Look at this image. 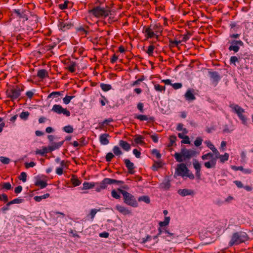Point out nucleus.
<instances>
[{
	"instance_id": "obj_42",
	"label": "nucleus",
	"mask_w": 253,
	"mask_h": 253,
	"mask_svg": "<svg viewBox=\"0 0 253 253\" xmlns=\"http://www.w3.org/2000/svg\"><path fill=\"white\" fill-rule=\"evenodd\" d=\"M154 88L156 91L160 92L164 91L166 90V87L165 86H162L159 84H155Z\"/></svg>"
},
{
	"instance_id": "obj_7",
	"label": "nucleus",
	"mask_w": 253,
	"mask_h": 253,
	"mask_svg": "<svg viewBox=\"0 0 253 253\" xmlns=\"http://www.w3.org/2000/svg\"><path fill=\"white\" fill-rule=\"evenodd\" d=\"M189 170L186 167L185 164L182 163L178 165L176 168V172L178 175L183 176H188L191 178H193L194 176L192 174L191 176L188 174Z\"/></svg>"
},
{
	"instance_id": "obj_10",
	"label": "nucleus",
	"mask_w": 253,
	"mask_h": 253,
	"mask_svg": "<svg viewBox=\"0 0 253 253\" xmlns=\"http://www.w3.org/2000/svg\"><path fill=\"white\" fill-rule=\"evenodd\" d=\"M142 32L144 34L145 36L147 39L156 37V35L152 31L150 26L149 27L144 26L142 29Z\"/></svg>"
},
{
	"instance_id": "obj_6",
	"label": "nucleus",
	"mask_w": 253,
	"mask_h": 253,
	"mask_svg": "<svg viewBox=\"0 0 253 253\" xmlns=\"http://www.w3.org/2000/svg\"><path fill=\"white\" fill-rule=\"evenodd\" d=\"M22 90L18 86L12 87L6 91V94L8 97L14 100L17 99L21 95Z\"/></svg>"
},
{
	"instance_id": "obj_40",
	"label": "nucleus",
	"mask_w": 253,
	"mask_h": 253,
	"mask_svg": "<svg viewBox=\"0 0 253 253\" xmlns=\"http://www.w3.org/2000/svg\"><path fill=\"white\" fill-rule=\"evenodd\" d=\"M62 95V92H60V91H53V92H52L51 93H50L48 95V98H51V97H57L60 95Z\"/></svg>"
},
{
	"instance_id": "obj_21",
	"label": "nucleus",
	"mask_w": 253,
	"mask_h": 253,
	"mask_svg": "<svg viewBox=\"0 0 253 253\" xmlns=\"http://www.w3.org/2000/svg\"><path fill=\"white\" fill-rule=\"evenodd\" d=\"M35 185L39 186L41 189H43L46 187L47 184L46 181L42 180L40 178H36L35 182Z\"/></svg>"
},
{
	"instance_id": "obj_5",
	"label": "nucleus",
	"mask_w": 253,
	"mask_h": 253,
	"mask_svg": "<svg viewBox=\"0 0 253 253\" xmlns=\"http://www.w3.org/2000/svg\"><path fill=\"white\" fill-rule=\"evenodd\" d=\"M237 34H233L230 35L228 38L227 44L229 45L228 49L229 51H233L234 52H237Z\"/></svg>"
},
{
	"instance_id": "obj_36",
	"label": "nucleus",
	"mask_w": 253,
	"mask_h": 253,
	"mask_svg": "<svg viewBox=\"0 0 253 253\" xmlns=\"http://www.w3.org/2000/svg\"><path fill=\"white\" fill-rule=\"evenodd\" d=\"M30 113L28 111H23L20 114V118L23 120H26L28 119Z\"/></svg>"
},
{
	"instance_id": "obj_64",
	"label": "nucleus",
	"mask_w": 253,
	"mask_h": 253,
	"mask_svg": "<svg viewBox=\"0 0 253 253\" xmlns=\"http://www.w3.org/2000/svg\"><path fill=\"white\" fill-rule=\"evenodd\" d=\"M133 154L135 156V157L137 158H139L140 157V155H141V153L140 152L137 150L136 149H133Z\"/></svg>"
},
{
	"instance_id": "obj_37",
	"label": "nucleus",
	"mask_w": 253,
	"mask_h": 253,
	"mask_svg": "<svg viewBox=\"0 0 253 253\" xmlns=\"http://www.w3.org/2000/svg\"><path fill=\"white\" fill-rule=\"evenodd\" d=\"M72 183L75 186H77L81 184V182L75 176H73L71 178Z\"/></svg>"
},
{
	"instance_id": "obj_62",
	"label": "nucleus",
	"mask_w": 253,
	"mask_h": 253,
	"mask_svg": "<svg viewBox=\"0 0 253 253\" xmlns=\"http://www.w3.org/2000/svg\"><path fill=\"white\" fill-rule=\"evenodd\" d=\"M176 129L178 131L183 130L185 132H186V128H183V125L182 124H178L177 125V127H176Z\"/></svg>"
},
{
	"instance_id": "obj_8",
	"label": "nucleus",
	"mask_w": 253,
	"mask_h": 253,
	"mask_svg": "<svg viewBox=\"0 0 253 253\" xmlns=\"http://www.w3.org/2000/svg\"><path fill=\"white\" fill-rule=\"evenodd\" d=\"M51 111L57 114H63L67 117H69L71 113L66 108H63L61 105L55 104L52 106Z\"/></svg>"
},
{
	"instance_id": "obj_39",
	"label": "nucleus",
	"mask_w": 253,
	"mask_h": 253,
	"mask_svg": "<svg viewBox=\"0 0 253 253\" xmlns=\"http://www.w3.org/2000/svg\"><path fill=\"white\" fill-rule=\"evenodd\" d=\"M99 102L102 106H104L108 102V101L104 96L101 95V97L99 98Z\"/></svg>"
},
{
	"instance_id": "obj_52",
	"label": "nucleus",
	"mask_w": 253,
	"mask_h": 253,
	"mask_svg": "<svg viewBox=\"0 0 253 253\" xmlns=\"http://www.w3.org/2000/svg\"><path fill=\"white\" fill-rule=\"evenodd\" d=\"M162 164L161 162H155L152 167V169L154 170H157L158 169L162 167Z\"/></svg>"
},
{
	"instance_id": "obj_3",
	"label": "nucleus",
	"mask_w": 253,
	"mask_h": 253,
	"mask_svg": "<svg viewBox=\"0 0 253 253\" xmlns=\"http://www.w3.org/2000/svg\"><path fill=\"white\" fill-rule=\"evenodd\" d=\"M196 155V152L193 149L182 148L180 153H175L174 157L177 162H181L183 160L189 159Z\"/></svg>"
},
{
	"instance_id": "obj_33",
	"label": "nucleus",
	"mask_w": 253,
	"mask_h": 253,
	"mask_svg": "<svg viewBox=\"0 0 253 253\" xmlns=\"http://www.w3.org/2000/svg\"><path fill=\"white\" fill-rule=\"evenodd\" d=\"M113 151L114 155L117 156H120L123 154L121 149L118 146H114L113 148Z\"/></svg>"
},
{
	"instance_id": "obj_53",
	"label": "nucleus",
	"mask_w": 253,
	"mask_h": 253,
	"mask_svg": "<svg viewBox=\"0 0 253 253\" xmlns=\"http://www.w3.org/2000/svg\"><path fill=\"white\" fill-rule=\"evenodd\" d=\"M63 130L67 133H72L73 132V128L71 126H67L64 127Z\"/></svg>"
},
{
	"instance_id": "obj_35",
	"label": "nucleus",
	"mask_w": 253,
	"mask_h": 253,
	"mask_svg": "<svg viewBox=\"0 0 253 253\" xmlns=\"http://www.w3.org/2000/svg\"><path fill=\"white\" fill-rule=\"evenodd\" d=\"M101 88L104 91H107L112 88V86L110 84H105L102 83L100 84Z\"/></svg>"
},
{
	"instance_id": "obj_29",
	"label": "nucleus",
	"mask_w": 253,
	"mask_h": 253,
	"mask_svg": "<svg viewBox=\"0 0 253 253\" xmlns=\"http://www.w3.org/2000/svg\"><path fill=\"white\" fill-rule=\"evenodd\" d=\"M83 189L86 190L89 189L95 186V184L94 182H84L83 183Z\"/></svg>"
},
{
	"instance_id": "obj_51",
	"label": "nucleus",
	"mask_w": 253,
	"mask_h": 253,
	"mask_svg": "<svg viewBox=\"0 0 253 253\" xmlns=\"http://www.w3.org/2000/svg\"><path fill=\"white\" fill-rule=\"evenodd\" d=\"M202 138L200 137H198L194 141V145L196 147H199L202 144Z\"/></svg>"
},
{
	"instance_id": "obj_13",
	"label": "nucleus",
	"mask_w": 253,
	"mask_h": 253,
	"mask_svg": "<svg viewBox=\"0 0 253 253\" xmlns=\"http://www.w3.org/2000/svg\"><path fill=\"white\" fill-rule=\"evenodd\" d=\"M193 166L196 170V176L199 178H200L201 169V164L199 162L198 160L194 159L193 161Z\"/></svg>"
},
{
	"instance_id": "obj_28",
	"label": "nucleus",
	"mask_w": 253,
	"mask_h": 253,
	"mask_svg": "<svg viewBox=\"0 0 253 253\" xmlns=\"http://www.w3.org/2000/svg\"><path fill=\"white\" fill-rule=\"evenodd\" d=\"M205 143L207 146L213 152V154L215 155L216 153H218V150L214 147V146L209 140H207L205 142Z\"/></svg>"
},
{
	"instance_id": "obj_44",
	"label": "nucleus",
	"mask_w": 253,
	"mask_h": 253,
	"mask_svg": "<svg viewBox=\"0 0 253 253\" xmlns=\"http://www.w3.org/2000/svg\"><path fill=\"white\" fill-rule=\"evenodd\" d=\"M211 77L215 81H218L220 79V77L218 73L214 72L211 73Z\"/></svg>"
},
{
	"instance_id": "obj_48",
	"label": "nucleus",
	"mask_w": 253,
	"mask_h": 253,
	"mask_svg": "<svg viewBox=\"0 0 253 253\" xmlns=\"http://www.w3.org/2000/svg\"><path fill=\"white\" fill-rule=\"evenodd\" d=\"M238 188H244L247 191H251L252 190V188L250 186H243L241 182L238 181Z\"/></svg>"
},
{
	"instance_id": "obj_22",
	"label": "nucleus",
	"mask_w": 253,
	"mask_h": 253,
	"mask_svg": "<svg viewBox=\"0 0 253 253\" xmlns=\"http://www.w3.org/2000/svg\"><path fill=\"white\" fill-rule=\"evenodd\" d=\"M248 239L247 234L244 232L238 233V244L245 242Z\"/></svg>"
},
{
	"instance_id": "obj_49",
	"label": "nucleus",
	"mask_w": 253,
	"mask_h": 253,
	"mask_svg": "<svg viewBox=\"0 0 253 253\" xmlns=\"http://www.w3.org/2000/svg\"><path fill=\"white\" fill-rule=\"evenodd\" d=\"M114 154L111 152L108 153L105 157L106 161L108 162H110L111 160L114 157Z\"/></svg>"
},
{
	"instance_id": "obj_18",
	"label": "nucleus",
	"mask_w": 253,
	"mask_h": 253,
	"mask_svg": "<svg viewBox=\"0 0 253 253\" xmlns=\"http://www.w3.org/2000/svg\"><path fill=\"white\" fill-rule=\"evenodd\" d=\"M116 209L124 215L129 214L131 213L130 211L127 208L120 205H117L116 206Z\"/></svg>"
},
{
	"instance_id": "obj_56",
	"label": "nucleus",
	"mask_w": 253,
	"mask_h": 253,
	"mask_svg": "<svg viewBox=\"0 0 253 253\" xmlns=\"http://www.w3.org/2000/svg\"><path fill=\"white\" fill-rule=\"evenodd\" d=\"M0 161L4 164H8L10 162V159L5 157H0Z\"/></svg>"
},
{
	"instance_id": "obj_46",
	"label": "nucleus",
	"mask_w": 253,
	"mask_h": 253,
	"mask_svg": "<svg viewBox=\"0 0 253 253\" xmlns=\"http://www.w3.org/2000/svg\"><path fill=\"white\" fill-rule=\"evenodd\" d=\"M237 242V233H234L232 237V239L229 243L230 246H233Z\"/></svg>"
},
{
	"instance_id": "obj_61",
	"label": "nucleus",
	"mask_w": 253,
	"mask_h": 253,
	"mask_svg": "<svg viewBox=\"0 0 253 253\" xmlns=\"http://www.w3.org/2000/svg\"><path fill=\"white\" fill-rule=\"evenodd\" d=\"M99 211H100V210H97V209H93L91 210L90 214L91 217V218L92 219L94 218V217L96 213H97V212Z\"/></svg>"
},
{
	"instance_id": "obj_25",
	"label": "nucleus",
	"mask_w": 253,
	"mask_h": 253,
	"mask_svg": "<svg viewBox=\"0 0 253 253\" xmlns=\"http://www.w3.org/2000/svg\"><path fill=\"white\" fill-rule=\"evenodd\" d=\"M151 28L152 29V31L155 33V34L156 35V38H158V34L161 33L162 31L161 28L160 27V26L157 24L155 25H150Z\"/></svg>"
},
{
	"instance_id": "obj_59",
	"label": "nucleus",
	"mask_w": 253,
	"mask_h": 253,
	"mask_svg": "<svg viewBox=\"0 0 253 253\" xmlns=\"http://www.w3.org/2000/svg\"><path fill=\"white\" fill-rule=\"evenodd\" d=\"M2 188L9 190L11 188V185L9 182H4L2 184Z\"/></svg>"
},
{
	"instance_id": "obj_20",
	"label": "nucleus",
	"mask_w": 253,
	"mask_h": 253,
	"mask_svg": "<svg viewBox=\"0 0 253 253\" xmlns=\"http://www.w3.org/2000/svg\"><path fill=\"white\" fill-rule=\"evenodd\" d=\"M14 12L20 18L23 19L24 21L28 20V17L25 14V11L24 10L14 9Z\"/></svg>"
},
{
	"instance_id": "obj_54",
	"label": "nucleus",
	"mask_w": 253,
	"mask_h": 253,
	"mask_svg": "<svg viewBox=\"0 0 253 253\" xmlns=\"http://www.w3.org/2000/svg\"><path fill=\"white\" fill-rule=\"evenodd\" d=\"M27 174L25 172H22L19 175V179L22 180L23 182L26 181Z\"/></svg>"
},
{
	"instance_id": "obj_15",
	"label": "nucleus",
	"mask_w": 253,
	"mask_h": 253,
	"mask_svg": "<svg viewBox=\"0 0 253 253\" xmlns=\"http://www.w3.org/2000/svg\"><path fill=\"white\" fill-rule=\"evenodd\" d=\"M124 162L128 172L130 174H133L134 173V169L135 168L134 164L131 162L128 159H125Z\"/></svg>"
},
{
	"instance_id": "obj_4",
	"label": "nucleus",
	"mask_w": 253,
	"mask_h": 253,
	"mask_svg": "<svg viewBox=\"0 0 253 253\" xmlns=\"http://www.w3.org/2000/svg\"><path fill=\"white\" fill-rule=\"evenodd\" d=\"M119 190L122 194L124 197V202L126 204L133 207H137L138 206V203L133 195L123 190L119 189Z\"/></svg>"
},
{
	"instance_id": "obj_47",
	"label": "nucleus",
	"mask_w": 253,
	"mask_h": 253,
	"mask_svg": "<svg viewBox=\"0 0 253 253\" xmlns=\"http://www.w3.org/2000/svg\"><path fill=\"white\" fill-rule=\"evenodd\" d=\"M155 49V46L153 45H149L148 47V49L146 51V53L149 56H152L154 52V50Z\"/></svg>"
},
{
	"instance_id": "obj_60",
	"label": "nucleus",
	"mask_w": 253,
	"mask_h": 253,
	"mask_svg": "<svg viewBox=\"0 0 253 253\" xmlns=\"http://www.w3.org/2000/svg\"><path fill=\"white\" fill-rule=\"evenodd\" d=\"M152 154L155 155L157 158L160 159L161 157V154L159 151L157 149H154L152 151Z\"/></svg>"
},
{
	"instance_id": "obj_9",
	"label": "nucleus",
	"mask_w": 253,
	"mask_h": 253,
	"mask_svg": "<svg viewBox=\"0 0 253 253\" xmlns=\"http://www.w3.org/2000/svg\"><path fill=\"white\" fill-rule=\"evenodd\" d=\"M120 182H121V181L116 179H113L109 178H105L99 183L100 185H101V187L103 188V189H105L107 188L108 185H111L113 184H118Z\"/></svg>"
},
{
	"instance_id": "obj_27",
	"label": "nucleus",
	"mask_w": 253,
	"mask_h": 253,
	"mask_svg": "<svg viewBox=\"0 0 253 253\" xmlns=\"http://www.w3.org/2000/svg\"><path fill=\"white\" fill-rule=\"evenodd\" d=\"M164 232L166 234L165 238L168 241H170L171 239L178 237V236L175 235L174 234L169 232L168 230L165 229Z\"/></svg>"
},
{
	"instance_id": "obj_45",
	"label": "nucleus",
	"mask_w": 253,
	"mask_h": 253,
	"mask_svg": "<svg viewBox=\"0 0 253 253\" xmlns=\"http://www.w3.org/2000/svg\"><path fill=\"white\" fill-rule=\"evenodd\" d=\"M74 96H68L66 95L64 98L63 99V101L64 104H68L71 100L74 97Z\"/></svg>"
},
{
	"instance_id": "obj_43",
	"label": "nucleus",
	"mask_w": 253,
	"mask_h": 253,
	"mask_svg": "<svg viewBox=\"0 0 253 253\" xmlns=\"http://www.w3.org/2000/svg\"><path fill=\"white\" fill-rule=\"evenodd\" d=\"M139 201H143L147 204H149L150 202V198L148 196H143L139 197L138 198Z\"/></svg>"
},
{
	"instance_id": "obj_32",
	"label": "nucleus",
	"mask_w": 253,
	"mask_h": 253,
	"mask_svg": "<svg viewBox=\"0 0 253 253\" xmlns=\"http://www.w3.org/2000/svg\"><path fill=\"white\" fill-rule=\"evenodd\" d=\"M49 197V194L46 193L42 196H35L34 199L37 202L41 201L42 199H45Z\"/></svg>"
},
{
	"instance_id": "obj_14",
	"label": "nucleus",
	"mask_w": 253,
	"mask_h": 253,
	"mask_svg": "<svg viewBox=\"0 0 253 253\" xmlns=\"http://www.w3.org/2000/svg\"><path fill=\"white\" fill-rule=\"evenodd\" d=\"M110 135L108 133H103L99 135V140L101 145H106L109 143L108 138Z\"/></svg>"
},
{
	"instance_id": "obj_41",
	"label": "nucleus",
	"mask_w": 253,
	"mask_h": 253,
	"mask_svg": "<svg viewBox=\"0 0 253 253\" xmlns=\"http://www.w3.org/2000/svg\"><path fill=\"white\" fill-rule=\"evenodd\" d=\"M22 199H19V198H16L13 199V200L10 201L8 202L7 204V206H9L10 205L14 204H19L22 203Z\"/></svg>"
},
{
	"instance_id": "obj_50",
	"label": "nucleus",
	"mask_w": 253,
	"mask_h": 253,
	"mask_svg": "<svg viewBox=\"0 0 253 253\" xmlns=\"http://www.w3.org/2000/svg\"><path fill=\"white\" fill-rule=\"evenodd\" d=\"M111 196L116 199H119L121 197L120 193L116 191L115 190H113L112 191Z\"/></svg>"
},
{
	"instance_id": "obj_57",
	"label": "nucleus",
	"mask_w": 253,
	"mask_h": 253,
	"mask_svg": "<svg viewBox=\"0 0 253 253\" xmlns=\"http://www.w3.org/2000/svg\"><path fill=\"white\" fill-rule=\"evenodd\" d=\"M171 85L172 86V87L175 89H178L182 87V84L181 83H174L171 84Z\"/></svg>"
},
{
	"instance_id": "obj_31",
	"label": "nucleus",
	"mask_w": 253,
	"mask_h": 253,
	"mask_svg": "<svg viewBox=\"0 0 253 253\" xmlns=\"http://www.w3.org/2000/svg\"><path fill=\"white\" fill-rule=\"evenodd\" d=\"M50 152L48 149V147H43L42 149H38L36 151V154H40L41 155H44L45 154Z\"/></svg>"
},
{
	"instance_id": "obj_30",
	"label": "nucleus",
	"mask_w": 253,
	"mask_h": 253,
	"mask_svg": "<svg viewBox=\"0 0 253 253\" xmlns=\"http://www.w3.org/2000/svg\"><path fill=\"white\" fill-rule=\"evenodd\" d=\"M170 217L166 216L163 221H160L159 223L161 227H165L169 225L170 221Z\"/></svg>"
},
{
	"instance_id": "obj_63",
	"label": "nucleus",
	"mask_w": 253,
	"mask_h": 253,
	"mask_svg": "<svg viewBox=\"0 0 253 253\" xmlns=\"http://www.w3.org/2000/svg\"><path fill=\"white\" fill-rule=\"evenodd\" d=\"M56 173L59 175H62L63 173V169L61 167H58L56 168Z\"/></svg>"
},
{
	"instance_id": "obj_11",
	"label": "nucleus",
	"mask_w": 253,
	"mask_h": 253,
	"mask_svg": "<svg viewBox=\"0 0 253 253\" xmlns=\"http://www.w3.org/2000/svg\"><path fill=\"white\" fill-rule=\"evenodd\" d=\"M238 117L244 125L247 124L248 115L244 110L239 107H238Z\"/></svg>"
},
{
	"instance_id": "obj_24",
	"label": "nucleus",
	"mask_w": 253,
	"mask_h": 253,
	"mask_svg": "<svg viewBox=\"0 0 253 253\" xmlns=\"http://www.w3.org/2000/svg\"><path fill=\"white\" fill-rule=\"evenodd\" d=\"M76 63L74 61L69 62L67 65L66 68L71 73H74L76 71Z\"/></svg>"
},
{
	"instance_id": "obj_38",
	"label": "nucleus",
	"mask_w": 253,
	"mask_h": 253,
	"mask_svg": "<svg viewBox=\"0 0 253 253\" xmlns=\"http://www.w3.org/2000/svg\"><path fill=\"white\" fill-rule=\"evenodd\" d=\"M135 118L138 119L140 121H148L149 120V118L145 115H138L135 116Z\"/></svg>"
},
{
	"instance_id": "obj_55",
	"label": "nucleus",
	"mask_w": 253,
	"mask_h": 253,
	"mask_svg": "<svg viewBox=\"0 0 253 253\" xmlns=\"http://www.w3.org/2000/svg\"><path fill=\"white\" fill-rule=\"evenodd\" d=\"M69 1H65L63 3H61L59 4V7L60 9L63 10L67 8L68 7V4H69Z\"/></svg>"
},
{
	"instance_id": "obj_26",
	"label": "nucleus",
	"mask_w": 253,
	"mask_h": 253,
	"mask_svg": "<svg viewBox=\"0 0 253 253\" xmlns=\"http://www.w3.org/2000/svg\"><path fill=\"white\" fill-rule=\"evenodd\" d=\"M37 76L41 79H43L47 77H48V72L45 69H41L38 71L37 73Z\"/></svg>"
},
{
	"instance_id": "obj_17",
	"label": "nucleus",
	"mask_w": 253,
	"mask_h": 253,
	"mask_svg": "<svg viewBox=\"0 0 253 253\" xmlns=\"http://www.w3.org/2000/svg\"><path fill=\"white\" fill-rule=\"evenodd\" d=\"M185 98L186 100L187 101H193L195 100L196 97L194 94V90L191 89H188L185 95H184Z\"/></svg>"
},
{
	"instance_id": "obj_1",
	"label": "nucleus",
	"mask_w": 253,
	"mask_h": 253,
	"mask_svg": "<svg viewBox=\"0 0 253 253\" xmlns=\"http://www.w3.org/2000/svg\"><path fill=\"white\" fill-rule=\"evenodd\" d=\"M201 158L203 160H210L204 163V166L207 169H211L215 167L217 159L222 163L227 161L229 159V154L225 153L224 155H220L218 151V153L215 154V157H213V153H208L202 155Z\"/></svg>"
},
{
	"instance_id": "obj_34",
	"label": "nucleus",
	"mask_w": 253,
	"mask_h": 253,
	"mask_svg": "<svg viewBox=\"0 0 253 253\" xmlns=\"http://www.w3.org/2000/svg\"><path fill=\"white\" fill-rule=\"evenodd\" d=\"M236 62H237V57L235 56H232L230 57L229 60V64L231 67H235Z\"/></svg>"
},
{
	"instance_id": "obj_23",
	"label": "nucleus",
	"mask_w": 253,
	"mask_h": 253,
	"mask_svg": "<svg viewBox=\"0 0 253 253\" xmlns=\"http://www.w3.org/2000/svg\"><path fill=\"white\" fill-rule=\"evenodd\" d=\"M119 145L123 149L126 151H128L130 150V145L127 142L124 141L123 140H120L119 141Z\"/></svg>"
},
{
	"instance_id": "obj_16",
	"label": "nucleus",
	"mask_w": 253,
	"mask_h": 253,
	"mask_svg": "<svg viewBox=\"0 0 253 253\" xmlns=\"http://www.w3.org/2000/svg\"><path fill=\"white\" fill-rule=\"evenodd\" d=\"M177 193L178 194L183 197L189 195H193L194 194V192L193 190L188 189H179L177 191Z\"/></svg>"
},
{
	"instance_id": "obj_19",
	"label": "nucleus",
	"mask_w": 253,
	"mask_h": 253,
	"mask_svg": "<svg viewBox=\"0 0 253 253\" xmlns=\"http://www.w3.org/2000/svg\"><path fill=\"white\" fill-rule=\"evenodd\" d=\"M63 143L64 141L59 142H52L51 144L48 146L49 151L51 152L59 149L63 144Z\"/></svg>"
},
{
	"instance_id": "obj_2",
	"label": "nucleus",
	"mask_w": 253,
	"mask_h": 253,
	"mask_svg": "<svg viewBox=\"0 0 253 253\" xmlns=\"http://www.w3.org/2000/svg\"><path fill=\"white\" fill-rule=\"evenodd\" d=\"M109 15H111L110 11L104 7L97 6L93 8L88 10L87 18H91L94 17L97 18H105Z\"/></svg>"
},
{
	"instance_id": "obj_58",
	"label": "nucleus",
	"mask_w": 253,
	"mask_h": 253,
	"mask_svg": "<svg viewBox=\"0 0 253 253\" xmlns=\"http://www.w3.org/2000/svg\"><path fill=\"white\" fill-rule=\"evenodd\" d=\"M170 186V182L169 181H167L164 183H163L161 185V187L163 188H165L166 189H169Z\"/></svg>"
},
{
	"instance_id": "obj_12",
	"label": "nucleus",
	"mask_w": 253,
	"mask_h": 253,
	"mask_svg": "<svg viewBox=\"0 0 253 253\" xmlns=\"http://www.w3.org/2000/svg\"><path fill=\"white\" fill-rule=\"evenodd\" d=\"M58 26L60 30L65 31L70 29L72 27V24L68 21H61L59 22Z\"/></svg>"
}]
</instances>
